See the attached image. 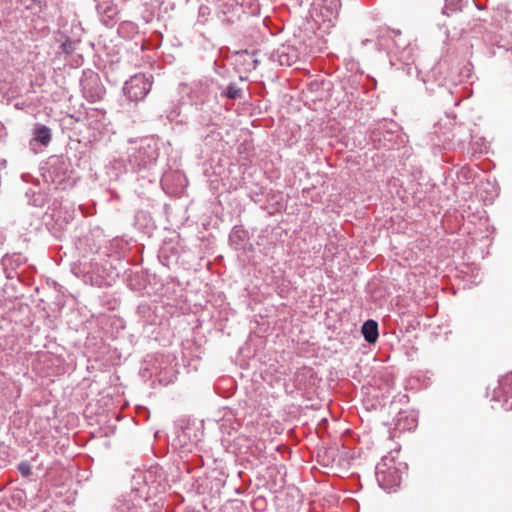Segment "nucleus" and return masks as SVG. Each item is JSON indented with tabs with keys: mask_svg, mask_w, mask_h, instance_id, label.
<instances>
[{
	"mask_svg": "<svg viewBox=\"0 0 512 512\" xmlns=\"http://www.w3.org/2000/svg\"><path fill=\"white\" fill-rule=\"evenodd\" d=\"M339 423L336 418L332 419L330 424L326 417H322V434L327 433L328 437L334 441V446L326 448L324 456H322V468L327 471H322V474L337 475L341 469L343 456L339 452L340 437L343 431L337 429Z\"/></svg>",
	"mask_w": 512,
	"mask_h": 512,
	"instance_id": "f257e3e1",
	"label": "nucleus"
},
{
	"mask_svg": "<svg viewBox=\"0 0 512 512\" xmlns=\"http://www.w3.org/2000/svg\"><path fill=\"white\" fill-rule=\"evenodd\" d=\"M375 475L379 486L385 491H391L399 486L401 474L394 465V460L383 457L375 467Z\"/></svg>",
	"mask_w": 512,
	"mask_h": 512,
	"instance_id": "f03ea898",
	"label": "nucleus"
},
{
	"mask_svg": "<svg viewBox=\"0 0 512 512\" xmlns=\"http://www.w3.org/2000/svg\"><path fill=\"white\" fill-rule=\"evenodd\" d=\"M152 82L144 74H136L132 76L124 87V92L132 101L143 100L149 93Z\"/></svg>",
	"mask_w": 512,
	"mask_h": 512,
	"instance_id": "7ed1b4c3",
	"label": "nucleus"
},
{
	"mask_svg": "<svg viewBox=\"0 0 512 512\" xmlns=\"http://www.w3.org/2000/svg\"><path fill=\"white\" fill-rule=\"evenodd\" d=\"M493 399L503 401L506 410L512 409V375H505L499 380V387L494 391Z\"/></svg>",
	"mask_w": 512,
	"mask_h": 512,
	"instance_id": "20e7f679",
	"label": "nucleus"
},
{
	"mask_svg": "<svg viewBox=\"0 0 512 512\" xmlns=\"http://www.w3.org/2000/svg\"><path fill=\"white\" fill-rule=\"evenodd\" d=\"M340 8V0H322V26L327 24V28L334 27Z\"/></svg>",
	"mask_w": 512,
	"mask_h": 512,
	"instance_id": "39448f33",
	"label": "nucleus"
},
{
	"mask_svg": "<svg viewBox=\"0 0 512 512\" xmlns=\"http://www.w3.org/2000/svg\"><path fill=\"white\" fill-rule=\"evenodd\" d=\"M361 332L366 342L374 344L379 337L377 321L373 319L365 321L362 325Z\"/></svg>",
	"mask_w": 512,
	"mask_h": 512,
	"instance_id": "423d86ee",
	"label": "nucleus"
},
{
	"mask_svg": "<svg viewBox=\"0 0 512 512\" xmlns=\"http://www.w3.org/2000/svg\"><path fill=\"white\" fill-rule=\"evenodd\" d=\"M34 135V140L40 142L44 146H47L51 141L50 129L47 126L41 125L37 127Z\"/></svg>",
	"mask_w": 512,
	"mask_h": 512,
	"instance_id": "0eeeda50",
	"label": "nucleus"
},
{
	"mask_svg": "<svg viewBox=\"0 0 512 512\" xmlns=\"http://www.w3.org/2000/svg\"><path fill=\"white\" fill-rule=\"evenodd\" d=\"M463 6V0H445V6L442 10V13L447 16L458 14L462 11Z\"/></svg>",
	"mask_w": 512,
	"mask_h": 512,
	"instance_id": "6e6552de",
	"label": "nucleus"
},
{
	"mask_svg": "<svg viewBox=\"0 0 512 512\" xmlns=\"http://www.w3.org/2000/svg\"><path fill=\"white\" fill-rule=\"evenodd\" d=\"M240 89H238L236 86L234 85H230L228 88H227V92H226V95L227 97L231 98V99H236L238 97H240Z\"/></svg>",
	"mask_w": 512,
	"mask_h": 512,
	"instance_id": "1a4fd4ad",
	"label": "nucleus"
},
{
	"mask_svg": "<svg viewBox=\"0 0 512 512\" xmlns=\"http://www.w3.org/2000/svg\"><path fill=\"white\" fill-rule=\"evenodd\" d=\"M18 468H19L20 473L25 477H27L31 474V467L26 462L21 463Z\"/></svg>",
	"mask_w": 512,
	"mask_h": 512,
	"instance_id": "9d476101",
	"label": "nucleus"
},
{
	"mask_svg": "<svg viewBox=\"0 0 512 512\" xmlns=\"http://www.w3.org/2000/svg\"><path fill=\"white\" fill-rule=\"evenodd\" d=\"M369 42H370V39H365V40H363V41H362V44H363V45H366V44H367V43H369Z\"/></svg>",
	"mask_w": 512,
	"mask_h": 512,
	"instance_id": "9b49d317",
	"label": "nucleus"
},
{
	"mask_svg": "<svg viewBox=\"0 0 512 512\" xmlns=\"http://www.w3.org/2000/svg\"><path fill=\"white\" fill-rule=\"evenodd\" d=\"M324 43H325V42L322 40V48H321V51H322V52H324V50H326V49H327V47H324V46H323V44H324Z\"/></svg>",
	"mask_w": 512,
	"mask_h": 512,
	"instance_id": "f8f14e48",
	"label": "nucleus"
},
{
	"mask_svg": "<svg viewBox=\"0 0 512 512\" xmlns=\"http://www.w3.org/2000/svg\"><path fill=\"white\" fill-rule=\"evenodd\" d=\"M280 64H284V61L282 60V56L280 57Z\"/></svg>",
	"mask_w": 512,
	"mask_h": 512,
	"instance_id": "ddd939ff",
	"label": "nucleus"
}]
</instances>
